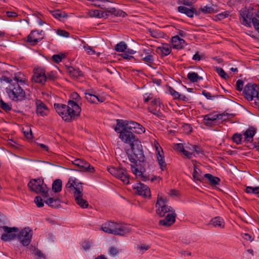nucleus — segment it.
Segmentation results:
<instances>
[{"instance_id": "obj_1", "label": "nucleus", "mask_w": 259, "mask_h": 259, "mask_svg": "<svg viewBox=\"0 0 259 259\" xmlns=\"http://www.w3.org/2000/svg\"><path fill=\"white\" fill-rule=\"evenodd\" d=\"M115 131L120 133L119 138L130 146L134 144L139 140L137 139L134 133L141 134L145 132V128L140 124L133 121L117 120Z\"/></svg>"}, {"instance_id": "obj_2", "label": "nucleus", "mask_w": 259, "mask_h": 259, "mask_svg": "<svg viewBox=\"0 0 259 259\" xmlns=\"http://www.w3.org/2000/svg\"><path fill=\"white\" fill-rule=\"evenodd\" d=\"M28 85V80L25 75L17 72L7 88V92L9 97L15 101H21L25 99L26 94L24 86Z\"/></svg>"}, {"instance_id": "obj_3", "label": "nucleus", "mask_w": 259, "mask_h": 259, "mask_svg": "<svg viewBox=\"0 0 259 259\" xmlns=\"http://www.w3.org/2000/svg\"><path fill=\"white\" fill-rule=\"evenodd\" d=\"M57 113L66 121H71L80 115L81 108L75 102L69 100L68 105L54 104Z\"/></svg>"}, {"instance_id": "obj_4", "label": "nucleus", "mask_w": 259, "mask_h": 259, "mask_svg": "<svg viewBox=\"0 0 259 259\" xmlns=\"http://www.w3.org/2000/svg\"><path fill=\"white\" fill-rule=\"evenodd\" d=\"M67 191L73 194L75 202L82 208L89 206L88 201L83 198V187L82 183L75 178L71 177L65 186Z\"/></svg>"}, {"instance_id": "obj_5", "label": "nucleus", "mask_w": 259, "mask_h": 259, "mask_svg": "<svg viewBox=\"0 0 259 259\" xmlns=\"http://www.w3.org/2000/svg\"><path fill=\"white\" fill-rule=\"evenodd\" d=\"M101 230L107 233L115 235L124 236L130 233L132 228L129 225L124 223L108 222L102 225Z\"/></svg>"}, {"instance_id": "obj_6", "label": "nucleus", "mask_w": 259, "mask_h": 259, "mask_svg": "<svg viewBox=\"0 0 259 259\" xmlns=\"http://www.w3.org/2000/svg\"><path fill=\"white\" fill-rule=\"evenodd\" d=\"M253 7L244 8L239 11V18L241 24L247 27H251V23L254 28L259 30V19L256 17H251L253 16Z\"/></svg>"}, {"instance_id": "obj_7", "label": "nucleus", "mask_w": 259, "mask_h": 259, "mask_svg": "<svg viewBox=\"0 0 259 259\" xmlns=\"http://www.w3.org/2000/svg\"><path fill=\"white\" fill-rule=\"evenodd\" d=\"M156 212L160 217H163L167 212H171L175 210L168 205V200L166 196L162 193L157 195L155 204Z\"/></svg>"}, {"instance_id": "obj_8", "label": "nucleus", "mask_w": 259, "mask_h": 259, "mask_svg": "<svg viewBox=\"0 0 259 259\" xmlns=\"http://www.w3.org/2000/svg\"><path fill=\"white\" fill-rule=\"evenodd\" d=\"M28 186L30 189L36 193H39L44 197L48 196L49 189L46 184H44V181L41 179L31 180Z\"/></svg>"}, {"instance_id": "obj_9", "label": "nucleus", "mask_w": 259, "mask_h": 259, "mask_svg": "<svg viewBox=\"0 0 259 259\" xmlns=\"http://www.w3.org/2000/svg\"><path fill=\"white\" fill-rule=\"evenodd\" d=\"M243 94L247 100H254L256 103V99L258 95L257 85L255 84L248 83L244 87Z\"/></svg>"}, {"instance_id": "obj_10", "label": "nucleus", "mask_w": 259, "mask_h": 259, "mask_svg": "<svg viewBox=\"0 0 259 259\" xmlns=\"http://www.w3.org/2000/svg\"><path fill=\"white\" fill-rule=\"evenodd\" d=\"M32 236V231L29 228H25L19 233L18 238L24 246L28 245Z\"/></svg>"}, {"instance_id": "obj_11", "label": "nucleus", "mask_w": 259, "mask_h": 259, "mask_svg": "<svg viewBox=\"0 0 259 259\" xmlns=\"http://www.w3.org/2000/svg\"><path fill=\"white\" fill-rule=\"evenodd\" d=\"M98 4H96V6L102 9L106 10L109 13L115 16H120L122 11L117 10L115 8L110 7L108 6L109 3H113L110 0H98Z\"/></svg>"}, {"instance_id": "obj_12", "label": "nucleus", "mask_w": 259, "mask_h": 259, "mask_svg": "<svg viewBox=\"0 0 259 259\" xmlns=\"http://www.w3.org/2000/svg\"><path fill=\"white\" fill-rule=\"evenodd\" d=\"M3 230L5 232L1 236V239L4 241H9L15 238L18 234L19 229L17 227H3Z\"/></svg>"}, {"instance_id": "obj_13", "label": "nucleus", "mask_w": 259, "mask_h": 259, "mask_svg": "<svg viewBox=\"0 0 259 259\" xmlns=\"http://www.w3.org/2000/svg\"><path fill=\"white\" fill-rule=\"evenodd\" d=\"M132 153L139 159V161L143 162L145 159V156L143 153L142 146L141 142L139 141L134 143V144L130 146Z\"/></svg>"}, {"instance_id": "obj_14", "label": "nucleus", "mask_w": 259, "mask_h": 259, "mask_svg": "<svg viewBox=\"0 0 259 259\" xmlns=\"http://www.w3.org/2000/svg\"><path fill=\"white\" fill-rule=\"evenodd\" d=\"M135 192L140 196L145 197H150L151 191L149 187L144 184L139 183L134 187Z\"/></svg>"}, {"instance_id": "obj_15", "label": "nucleus", "mask_w": 259, "mask_h": 259, "mask_svg": "<svg viewBox=\"0 0 259 259\" xmlns=\"http://www.w3.org/2000/svg\"><path fill=\"white\" fill-rule=\"evenodd\" d=\"M46 79L47 76L42 68H36L34 70V75L32 77V80L34 82L44 84Z\"/></svg>"}, {"instance_id": "obj_16", "label": "nucleus", "mask_w": 259, "mask_h": 259, "mask_svg": "<svg viewBox=\"0 0 259 259\" xmlns=\"http://www.w3.org/2000/svg\"><path fill=\"white\" fill-rule=\"evenodd\" d=\"M154 147L159 165L161 170H163L165 168L166 164L163 159L164 156L163 150L158 143H155L154 144Z\"/></svg>"}, {"instance_id": "obj_17", "label": "nucleus", "mask_w": 259, "mask_h": 259, "mask_svg": "<svg viewBox=\"0 0 259 259\" xmlns=\"http://www.w3.org/2000/svg\"><path fill=\"white\" fill-rule=\"evenodd\" d=\"M163 105L161 104L159 99H155L151 102L150 107L148 110L150 112L156 115L159 116L161 114V110L163 109Z\"/></svg>"}, {"instance_id": "obj_18", "label": "nucleus", "mask_w": 259, "mask_h": 259, "mask_svg": "<svg viewBox=\"0 0 259 259\" xmlns=\"http://www.w3.org/2000/svg\"><path fill=\"white\" fill-rule=\"evenodd\" d=\"M176 217L175 211H172L168 213L165 219L160 220L159 225L166 227H169L175 222Z\"/></svg>"}, {"instance_id": "obj_19", "label": "nucleus", "mask_w": 259, "mask_h": 259, "mask_svg": "<svg viewBox=\"0 0 259 259\" xmlns=\"http://www.w3.org/2000/svg\"><path fill=\"white\" fill-rule=\"evenodd\" d=\"M42 31L38 32L37 31H32L30 34L27 37V41L31 45H34L40 41L44 38Z\"/></svg>"}, {"instance_id": "obj_20", "label": "nucleus", "mask_w": 259, "mask_h": 259, "mask_svg": "<svg viewBox=\"0 0 259 259\" xmlns=\"http://www.w3.org/2000/svg\"><path fill=\"white\" fill-rule=\"evenodd\" d=\"M72 162L74 165L81 168L82 170H88L92 172L94 171V168L88 162L83 159L76 158Z\"/></svg>"}, {"instance_id": "obj_21", "label": "nucleus", "mask_w": 259, "mask_h": 259, "mask_svg": "<svg viewBox=\"0 0 259 259\" xmlns=\"http://www.w3.org/2000/svg\"><path fill=\"white\" fill-rule=\"evenodd\" d=\"M36 109V113L41 116L47 115L49 112V110L47 106L40 100H36L35 102Z\"/></svg>"}, {"instance_id": "obj_22", "label": "nucleus", "mask_w": 259, "mask_h": 259, "mask_svg": "<svg viewBox=\"0 0 259 259\" xmlns=\"http://www.w3.org/2000/svg\"><path fill=\"white\" fill-rule=\"evenodd\" d=\"M256 131V128L252 126L247 129L243 133V142L245 143L252 142Z\"/></svg>"}, {"instance_id": "obj_23", "label": "nucleus", "mask_w": 259, "mask_h": 259, "mask_svg": "<svg viewBox=\"0 0 259 259\" xmlns=\"http://www.w3.org/2000/svg\"><path fill=\"white\" fill-rule=\"evenodd\" d=\"M208 225H212L213 227L218 229H223L225 226V223L224 219L220 217H216L212 218Z\"/></svg>"}, {"instance_id": "obj_24", "label": "nucleus", "mask_w": 259, "mask_h": 259, "mask_svg": "<svg viewBox=\"0 0 259 259\" xmlns=\"http://www.w3.org/2000/svg\"><path fill=\"white\" fill-rule=\"evenodd\" d=\"M156 52L162 56H167L171 52V47L167 44H162L156 48Z\"/></svg>"}, {"instance_id": "obj_25", "label": "nucleus", "mask_w": 259, "mask_h": 259, "mask_svg": "<svg viewBox=\"0 0 259 259\" xmlns=\"http://www.w3.org/2000/svg\"><path fill=\"white\" fill-rule=\"evenodd\" d=\"M115 177L121 180L125 184H127L129 183V176L123 168H118L117 175Z\"/></svg>"}, {"instance_id": "obj_26", "label": "nucleus", "mask_w": 259, "mask_h": 259, "mask_svg": "<svg viewBox=\"0 0 259 259\" xmlns=\"http://www.w3.org/2000/svg\"><path fill=\"white\" fill-rule=\"evenodd\" d=\"M171 42L173 48L176 49H182L185 45V41L180 38L179 36L172 37Z\"/></svg>"}, {"instance_id": "obj_27", "label": "nucleus", "mask_w": 259, "mask_h": 259, "mask_svg": "<svg viewBox=\"0 0 259 259\" xmlns=\"http://www.w3.org/2000/svg\"><path fill=\"white\" fill-rule=\"evenodd\" d=\"M218 114H208L204 116L203 120L204 124L207 126H211L215 124L216 120L218 118Z\"/></svg>"}, {"instance_id": "obj_28", "label": "nucleus", "mask_w": 259, "mask_h": 259, "mask_svg": "<svg viewBox=\"0 0 259 259\" xmlns=\"http://www.w3.org/2000/svg\"><path fill=\"white\" fill-rule=\"evenodd\" d=\"M175 149L178 151L182 152L185 156L188 158H191L192 157L193 153L188 152L184 149L183 144L179 143L175 145Z\"/></svg>"}, {"instance_id": "obj_29", "label": "nucleus", "mask_w": 259, "mask_h": 259, "mask_svg": "<svg viewBox=\"0 0 259 259\" xmlns=\"http://www.w3.org/2000/svg\"><path fill=\"white\" fill-rule=\"evenodd\" d=\"M46 204L48 206L57 208L60 206V200L57 198L50 197L45 201Z\"/></svg>"}, {"instance_id": "obj_30", "label": "nucleus", "mask_w": 259, "mask_h": 259, "mask_svg": "<svg viewBox=\"0 0 259 259\" xmlns=\"http://www.w3.org/2000/svg\"><path fill=\"white\" fill-rule=\"evenodd\" d=\"M204 177L208 180V183L211 185L215 186L218 185L220 181V179L219 178L209 174H205Z\"/></svg>"}, {"instance_id": "obj_31", "label": "nucleus", "mask_w": 259, "mask_h": 259, "mask_svg": "<svg viewBox=\"0 0 259 259\" xmlns=\"http://www.w3.org/2000/svg\"><path fill=\"white\" fill-rule=\"evenodd\" d=\"M204 176H202L200 170L197 168L196 165H194V171L193 172V178L195 181H202L204 179Z\"/></svg>"}, {"instance_id": "obj_32", "label": "nucleus", "mask_w": 259, "mask_h": 259, "mask_svg": "<svg viewBox=\"0 0 259 259\" xmlns=\"http://www.w3.org/2000/svg\"><path fill=\"white\" fill-rule=\"evenodd\" d=\"M85 99L91 103H97L98 96L90 91H86L85 93Z\"/></svg>"}, {"instance_id": "obj_33", "label": "nucleus", "mask_w": 259, "mask_h": 259, "mask_svg": "<svg viewBox=\"0 0 259 259\" xmlns=\"http://www.w3.org/2000/svg\"><path fill=\"white\" fill-rule=\"evenodd\" d=\"M178 11L181 13L185 14L189 17H193L194 11L192 9H189L184 6H179L178 7Z\"/></svg>"}, {"instance_id": "obj_34", "label": "nucleus", "mask_w": 259, "mask_h": 259, "mask_svg": "<svg viewBox=\"0 0 259 259\" xmlns=\"http://www.w3.org/2000/svg\"><path fill=\"white\" fill-rule=\"evenodd\" d=\"M68 72L70 75L73 78H77L82 75V72L78 68H74L72 67L68 68Z\"/></svg>"}, {"instance_id": "obj_35", "label": "nucleus", "mask_w": 259, "mask_h": 259, "mask_svg": "<svg viewBox=\"0 0 259 259\" xmlns=\"http://www.w3.org/2000/svg\"><path fill=\"white\" fill-rule=\"evenodd\" d=\"M52 15L56 18L61 21H63V19L67 17V14L64 12H62L59 10H55L52 12Z\"/></svg>"}, {"instance_id": "obj_36", "label": "nucleus", "mask_w": 259, "mask_h": 259, "mask_svg": "<svg viewBox=\"0 0 259 259\" xmlns=\"http://www.w3.org/2000/svg\"><path fill=\"white\" fill-rule=\"evenodd\" d=\"M187 78L192 82H197L198 80H202V77L199 76L196 72H189L187 75Z\"/></svg>"}, {"instance_id": "obj_37", "label": "nucleus", "mask_w": 259, "mask_h": 259, "mask_svg": "<svg viewBox=\"0 0 259 259\" xmlns=\"http://www.w3.org/2000/svg\"><path fill=\"white\" fill-rule=\"evenodd\" d=\"M52 189L55 192H59L62 189V181L57 179L53 183Z\"/></svg>"}, {"instance_id": "obj_38", "label": "nucleus", "mask_w": 259, "mask_h": 259, "mask_svg": "<svg viewBox=\"0 0 259 259\" xmlns=\"http://www.w3.org/2000/svg\"><path fill=\"white\" fill-rule=\"evenodd\" d=\"M127 45L124 41H121L115 46V50L117 52H123L127 50Z\"/></svg>"}, {"instance_id": "obj_39", "label": "nucleus", "mask_w": 259, "mask_h": 259, "mask_svg": "<svg viewBox=\"0 0 259 259\" xmlns=\"http://www.w3.org/2000/svg\"><path fill=\"white\" fill-rule=\"evenodd\" d=\"M135 51L131 50V49H127L126 52L125 53H123L121 54V56L123 57V58L126 59V60H131V59L133 58L134 57L130 55H133L135 53Z\"/></svg>"}, {"instance_id": "obj_40", "label": "nucleus", "mask_w": 259, "mask_h": 259, "mask_svg": "<svg viewBox=\"0 0 259 259\" xmlns=\"http://www.w3.org/2000/svg\"><path fill=\"white\" fill-rule=\"evenodd\" d=\"M233 140L237 144H240L243 141V138L240 134H235L233 136Z\"/></svg>"}, {"instance_id": "obj_41", "label": "nucleus", "mask_w": 259, "mask_h": 259, "mask_svg": "<svg viewBox=\"0 0 259 259\" xmlns=\"http://www.w3.org/2000/svg\"><path fill=\"white\" fill-rule=\"evenodd\" d=\"M200 10L205 14H211L214 13L215 11L213 7L211 6H206L201 8Z\"/></svg>"}, {"instance_id": "obj_42", "label": "nucleus", "mask_w": 259, "mask_h": 259, "mask_svg": "<svg viewBox=\"0 0 259 259\" xmlns=\"http://www.w3.org/2000/svg\"><path fill=\"white\" fill-rule=\"evenodd\" d=\"M245 191L247 193L258 194L259 193V187H252L248 186L246 188Z\"/></svg>"}, {"instance_id": "obj_43", "label": "nucleus", "mask_w": 259, "mask_h": 259, "mask_svg": "<svg viewBox=\"0 0 259 259\" xmlns=\"http://www.w3.org/2000/svg\"><path fill=\"white\" fill-rule=\"evenodd\" d=\"M65 57V55L64 54L54 55L52 56V59L54 62L59 63Z\"/></svg>"}, {"instance_id": "obj_44", "label": "nucleus", "mask_w": 259, "mask_h": 259, "mask_svg": "<svg viewBox=\"0 0 259 259\" xmlns=\"http://www.w3.org/2000/svg\"><path fill=\"white\" fill-rule=\"evenodd\" d=\"M215 70L223 78L226 79V77H228V75L222 68L220 67H216L215 68Z\"/></svg>"}, {"instance_id": "obj_45", "label": "nucleus", "mask_w": 259, "mask_h": 259, "mask_svg": "<svg viewBox=\"0 0 259 259\" xmlns=\"http://www.w3.org/2000/svg\"><path fill=\"white\" fill-rule=\"evenodd\" d=\"M169 93L175 99H180L181 95L174 90L172 88L169 87L168 89Z\"/></svg>"}, {"instance_id": "obj_46", "label": "nucleus", "mask_w": 259, "mask_h": 259, "mask_svg": "<svg viewBox=\"0 0 259 259\" xmlns=\"http://www.w3.org/2000/svg\"><path fill=\"white\" fill-rule=\"evenodd\" d=\"M193 151H194L198 155H204V151L199 146H192Z\"/></svg>"}, {"instance_id": "obj_47", "label": "nucleus", "mask_w": 259, "mask_h": 259, "mask_svg": "<svg viewBox=\"0 0 259 259\" xmlns=\"http://www.w3.org/2000/svg\"><path fill=\"white\" fill-rule=\"evenodd\" d=\"M142 60L145 63L150 64H153L154 62L153 56L152 55H148L145 57H143Z\"/></svg>"}, {"instance_id": "obj_48", "label": "nucleus", "mask_w": 259, "mask_h": 259, "mask_svg": "<svg viewBox=\"0 0 259 259\" xmlns=\"http://www.w3.org/2000/svg\"><path fill=\"white\" fill-rule=\"evenodd\" d=\"M0 106L1 108L6 111H10L11 110V107L8 104L4 102L2 99L0 100Z\"/></svg>"}, {"instance_id": "obj_49", "label": "nucleus", "mask_w": 259, "mask_h": 259, "mask_svg": "<svg viewBox=\"0 0 259 259\" xmlns=\"http://www.w3.org/2000/svg\"><path fill=\"white\" fill-rule=\"evenodd\" d=\"M34 202L38 207H41L44 206V202L41 198L39 196H36L35 198Z\"/></svg>"}, {"instance_id": "obj_50", "label": "nucleus", "mask_w": 259, "mask_h": 259, "mask_svg": "<svg viewBox=\"0 0 259 259\" xmlns=\"http://www.w3.org/2000/svg\"><path fill=\"white\" fill-rule=\"evenodd\" d=\"M83 48L89 55H92L95 54V51L91 47L88 46V45H84Z\"/></svg>"}, {"instance_id": "obj_51", "label": "nucleus", "mask_w": 259, "mask_h": 259, "mask_svg": "<svg viewBox=\"0 0 259 259\" xmlns=\"http://www.w3.org/2000/svg\"><path fill=\"white\" fill-rule=\"evenodd\" d=\"M128 157L130 161L134 164L137 163V162L139 161V159L136 158L137 157L135 156L133 153L132 154H129Z\"/></svg>"}, {"instance_id": "obj_52", "label": "nucleus", "mask_w": 259, "mask_h": 259, "mask_svg": "<svg viewBox=\"0 0 259 259\" xmlns=\"http://www.w3.org/2000/svg\"><path fill=\"white\" fill-rule=\"evenodd\" d=\"M12 80V79L9 78L5 76H3L2 77H0V88L3 86V81L9 83L10 84Z\"/></svg>"}, {"instance_id": "obj_53", "label": "nucleus", "mask_w": 259, "mask_h": 259, "mask_svg": "<svg viewBox=\"0 0 259 259\" xmlns=\"http://www.w3.org/2000/svg\"><path fill=\"white\" fill-rule=\"evenodd\" d=\"M57 33L60 36L65 37H68L69 35V33L67 31L61 29H58L57 31Z\"/></svg>"}, {"instance_id": "obj_54", "label": "nucleus", "mask_w": 259, "mask_h": 259, "mask_svg": "<svg viewBox=\"0 0 259 259\" xmlns=\"http://www.w3.org/2000/svg\"><path fill=\"white\" fill-rule=\"evenodd\" d=\"M137 248L139 250H140L142 253L144 252L145 251L147 250L150 246L146 244H142L138 245Z\"/></svg>"}, {"instance_id": "obj_55", "label": "nucleus", "mask_w": 259, "mask_h": 259, "mask_svg": "<svg viewBox=\"0 0 259 259\" xmlns=\"http://www.w3.org/2000/svg\"><path fill=\"white\" fill-rule=\"evenodd\" d=\"M109 251L110 255L112 256H115L118 253V251L117 249L114 247H110Z\"/></svg>"}, {"instance_id": "obj_56", "label": "nucleus", "mask_w": 259, "mask_h": 259, "mask_svg": "<svg viewBox=\"0 0 259 259\" xmlns=\"http://www.w3.org/2000/svg\"><path fill=\"white\" fill-rule=\"evenodd\" d=\"M131 170L132 172L137 176H140L142 175V172L133 165H131Z\"/></svg>"}, {"instance_id": "obj_57", "label": "nucleus", "mask_w": 259, "mask_h": 259, "mask_svg": "<svg viewBox=\"0 0 259 259\" xmlns=\"http://www.w3.org/2000/svg\"><path fill=\"white\" fill-rule=\"evenodd\" d=\"M101 12V11H99L98 10H93L90 11V16L92 17L100 18Z\"/></svg>"}, {"instance_id": "obj_58", "label": "nucleus", "mask_w": 259, "mask_h": 259, "mask_svg": "<svg viewBox=\"0 0 259 259\" xmlns=\"http://www.w3.org/2000/svg\"><path fill=\"white\" fill-rule=\"evenodd\" d=\"M243 87V81L242 80L239 79L236 82V89L238 91H241L242 90Z\"/></svg>"}, {"instance_id": "obj_59", "label": "nucleus", "mask_w": 259, "mask_h": 259, "mask_svg": "<svg viewBox=\"0 0 259 259\" xmlns=\"http://www.w3.org/2000/svg\"><path fill=\"white\" fill-rule=\"evenodd\" d=\"M25 137L28 139H31L32 138V132L31 129L28 128L27 131H24Z\"/></svg>"}, {"instance_id": "obj_60", "label": "nucleus", "mask_w": 259, "mask_h": 259, "mask_svg": "<svg viewBox=\"0 0 259 259\" xmlns=\"http://www.w3.org/2000/svg\"><path fill=\"white\" fill-rule=\"evenodd\" d=\"M82 246L85 250H88L91 246V243L88 241H85L82 243Z\"/></svg>"}, {"instance_id": "obj_61", "label": "nucleus", "mask_w": 259, "mask_h": 259, "mask_svg": "<svg viewBox=\"0 0 259 259\" xmlns=\"http://www.w3.org/2000/svg\"><path fill=\"white\" fill-rule=\"evenodd\" d=\"M117 168H115L114 167H109L108 168V170L112 175L114 176V177L115 175H117Z\"/></svg>"}, {"instance_id": "obj_62", "label": "nucleus", "mask_w": 259, "mask_h": 259, "mask_svg": "<svg viewBox=\"0 0 259 259\" xmlns=\"http://www.w3.org/2000/svg\"><path fill=\"white\" fill-rule=\"evenodd\" d=\"M202 95L204 96L207 99L211 100L213 99L214 96H212L211 94L209 92L204 90L202 91Z\"/></svg>"}, {"instance_id": "obj_63", "label": "nucleus", "mask_w": 259, "mask_h": 259, "mask_svg": "<svg viewBox=\"0 0 259 259\" xmlns=\"http://www.w3.org/2000/svg\"><path fill=\"white\" fill-rule=\"evenodd\" d=\"M242 237L246 240L250 241H252L253 240L251 235L248 233L242 234Z\"/></svg>"}, {"instance_id": "obj_64", "label": "nucleus", "mask_w": 259, "mask_h": 259, "mask_svg": "<svg viewBox=\"0 0 259 259\" xmlns=\"http://www.w3.org/2000/svg\"><path fill=\"white\" fill-rule=\"evenodd\" d=\"M184 129L185 131V132L187 133H190L192 132V127L188 124H186L183 126Z\"/></svg>"}]
</instances>
